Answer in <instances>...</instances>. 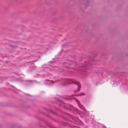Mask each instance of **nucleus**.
Returning a JSON list of instances; mask_svg holds the SVG:
<instances>
[{"label": "nucleus", "mask_w": 128, "mask_h": 128, "mask_svg": "<svg viewBox=\"0 0 128 128\" xmlns=\"http://www.w3.org/2000/svg\"><path fill=\"white\" fill-rule=\"evenodd\" d=\"M70 80L72 82V79Z\"/></svg>", "instance_id": "nucleus-4"}, {"label": "nucleus", "mask_w": 128, "mask_h": 128, "mask_svg": "<svg viewBox=\"0 0 128 128\" xmlns=\"http://www.w3.org/2000/svg\"><path fill=\"white\" fill-rule=\"evenodd\" d=\"M72 83L74 84H76L78 85V91H79L81 87V84H80V83L78 82H73Z\"/></svg>", "instance_id": "nucleus-1"}, {"label": "nucleus", "mask_w": 128, "mask_h": 128, "mask_svg": "<svg viewBox=\"0 0 128 128\" xmlns=\"http://www.w3.org/2000/svg\"><path fill=\"white\" fill-rule=\"evenodd\" d=\"M85 95V94L84 93H82L81 94H80L78 96H83V95Z\"/></svg>", "instance_id": "nucleus-2"}, {"label": "nucleus", "mask_w": 128, "mask_h": 128, "mask_svg": "<svg viewBox=\"0 0 128 128\" xmlns=\"http://www.w3.org/2000/svg\"><path fill=\"white\" fill-rule=\"evenodd\" d=\"M88 62H85V64H88Z\"/></svg>", "instance_id": "nucleus-3"}, {"label": "nucleus", "mask_w": 128, "mask_h": 128, "mask_svg": "<svg viewBox=\"0 0 128 128\" xmlns=\"http://www.w3.org/2000/svg\"><path fill=\"white\" fill-rule=\"evenodd\" d=\"M87 66V65H85V66Z\"/></svg>", "instance_id": "nucleus-5"}]
</instances>
